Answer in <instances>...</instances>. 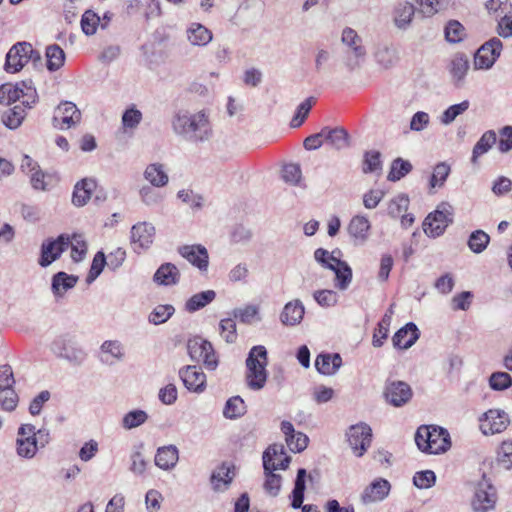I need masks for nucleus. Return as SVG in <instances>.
<instances>
[{
    "mask_svg": "<svg viewBox=\"0 0 512 512\" xmlns=\"http://www.w3.org/2000/svg\"><path fill=\"white\" fill-rule=\"evenodd\" d=\"M171 127L175 135L195 145L209 142L214 136L208 109H179L172 116Z\"/></svg>",
    "mask_w": 512,
    "mask_h": 512,
    "instance_id": "obj_1",
    "label": "nucleus"
},
{
    "mask_svg": "<svg viewBox=\"0 0 512 512\" xmlns=\"http://www.w3.org/2000/svg\"><path fill=\"white\" fill-rule=\"evenodd\" d=\"M418 449L426 454H442L451 447L449 432L437 425H422L415 434Z\"/></svg>",
    "mask_w": 512,
    "mask_h": 512,
    "instance_id": "obj_2",
    "label": "nucleus"
},
{
    "mask_svg": "<svg viewBox=\"0 0 512 512\" xmlns=\"http://www.w3.org/2000/svg\"><path fill=\"white\" fill-rule=\"evenodd\" d=\"M50 441L47 429L36 430L32 424H22L17 431L16 453L24 459H32L39 448H44Z\"/></svg>",
    "mask_w": 512,
    "mask_h": 512,
    "instance_id": "obj_3",
    "label": "nucleus"
},
{
    "mask_svg": "<svg viewBox=\"0 0 512 512\" xmlns=\"http://www.w3.org/2000/svg\"><path fill=\"white\" fill-rule=\"evenodd\" d=\"M267 350L262 345L254 346L250 349L246 359V383L247 386L255 391L261 390L267 381Z\"/></svg>",
    "mask_w": 512,
    "mask_h": 512,
    "instance_id": "obj_4",
    "label": "nucleus"
},
{
    "mask_svg": "<svg viewBox=\"0 0 512 512\" xmlns=\"http://www.w3.org/2000/svg\"><path fill=\"white\" fill-rule=\"evenodd\" d=\"M21 101V105L31 109L38 101V94L32 81H21L16 84L6 83L0 86V103L10 105Z\"/></svg>",
    "mask_w": 512,
    "mask_h": 512,
    "instance_id": "obj_5",
    "label": "nucleus"
},
{
    "mask_svg": "<svg viewBox=\"0 0 512 512\" xmlns=\"http://www.w3.org/2000/svg\"><path fill=\"white\" fill-rule=\"evenodd\" d=\"M40 53L27 42H19L12 46L6 55L5 70L10 73L20 71L29 61H40Z\"/></svg>",
    "mask_w": 512,
    "mask_h": 512,
    "instance_id": "obj_6",
    "label": "nucleus"
},
{
    "mask_svg": "<svg viewBox=\"0 0 512 512\" xmlns=\"http://www.w3.org/2000/svg\"><path fill=\"white\" fill-rule=\"evenodd\" d=\"M342 43L346 47L344 64L350 70L358 68L365 59L366 50L361 37L351 28H345L342 32Z\"/></svg>",
    "mask_w": 512,
    "mask_h": 512,
    "instance_id": "obj_7",
    "label": "nucleus"
},
{
    "mask_svg": "<svg viewBox=\"0 0 512 512\" xmlns=\"http://www.w3.org/2000/svg\"><path fill=\"white\" fill-rule=\"evenodd\" d=\"M453 207L448 202L440 203L436 210L425 218L424 233L432 238L441 236L452 222Z\"/></svg>",
    "mask_w": 512,
    "mask_h": 512,
    "instance_id": "obj_8",
    "label": "nucleus"
},
{
    "mask_svg": "<svg viewBox=\"0 0 512 512\" xmlns=\"http://www.w3.org/2000/svg\"><path fill=\"white\" fill-rule=\"evenodd\" d=\"M187 350L193 361L202 362L208 370L216 369L218 360L210 342L195 337L188 341Z\"/></svg>",
    "mask_w": 512,
    "mask_h": 512,
    "instance_id": "obj_9",
    "label": "nucleus"
},
{
    "mask_svg": "<svg viewBox=\"0 0 512 512\" xmlns=\"http://www.w3.org/2000/svg\"><path fill=\"white\" fill-rule=\"evenodd\" d=\"M347 442L357 457H361L372 442V429L363 422L351 425L346 432Z\"/></svg>",
    "mask_w": 512,
    "mask_h": 512,
    "instance_id": "obj_10",
    "label": "nucleus"
},
{
    "mask_svg": "<svg viewBox=\"0 0 512 512\" xmlns=\"http://www.w3.org/2000/svg\"><path fill=\"white\" fill-rule=\"evenodd\" d=\"M13 371L9 365L0 367V407L2 410L12 412L18 405V395L13 390Z\"/></svg>",
    "mask_w": 512,
    "mask_h": 512,
    "instance_id": "obj_11",
    "label": "nucleus"
},
{
    "mask_svg": "<svg viewBox=\"0 0 512 512\" xmlns=\"http://www.w3.org/2000/svg\"><path fill=\"white\" fill-rule=\"evenodd\" d=\"M281 454L280 447H268L263 453V468L265 474L264 489L272 497H276L281 490L282 477L275 473V464L271 462L270 454Z\"/></svg>",
    "mask_w": 512,
    "mask_h": 512,
    "instance_id": "obj_12",
    "label": "nucleus"
},
{
    "mask_svg": "<svg viewBox=\"0 0 512 512\" xmlns=\"http://www.w3.org/2000/svg\"><path fill=\"white\" fill-rule=\"evenodd\" d=\"M502 49V41L497 37L485 42L475 53L474 68L477 70L490 69L500 57Z\"/></svg>",
    "mask_w": 512,
    "mask_h": 512,
    "instance_id": "obj_13",
    "label": "nucleus"
},
{
    "mask_svg": "<svg viewBox=\"0 0 512 512\" xmlns=\"http://www.w3.org/2000/svg\"><path fill=\"white\" fill-rule=\"evenodd\" d=\"M496 490L493 485L485 478L478 483L472 500V509L474 512H488L495 508Z\"/></svg>",
    "mask_w": 512,
    "mask_h": 512,
    "instance_id": "obj_14",
    "label": "nucleus"
},
{
    "mask_svg": "<svg viewBox=\"0 0 512 512\" xmlns=\"http://www.w3.org/2000/svg\"><path fill=\"white\" fill-rule=\"evenodd\" d=\"M480 430L484 435H494L507 429L510 420L508 414L501 409H489L479 419Z\"/></svg>",
    "mask_w": 512,
    "mask_h": 512,
    "instance_id": "obj_15",
    "label": "nucleus"
},
{
    "mask_svg": "<svg viewBox=\"0 0 512 512\" xmlns=\"http://www.w3.org/2000/svg\"><path fill=\"white\" fill-rule=\"evenodd\" d=\"M131 244L133 250L141 253L150 248L155 237V227L149 222H138L131 228Z\"/></svg>",
    "mask_w": 512,
    "mask_h": 512,
    "instance_id": "obj_16",
    "label": "nucleus"
},
{
    "mask_svg": "<svg viewBox=\"0 0 512 512\" xmlns=\"http://www.w3.org/2000/svg\"><path fill=\"white\" fill-rule=\"evenodd\" d=\"M81 120V112L77 106L69 101L61 103L55 110L53 126L58 129H69Z\"/></svg>",
    "mask_w": 512,
    "mask_h": 512,
    "instance_id": "obj_17",
    "label": "nucleus"
},
{
    "mask_svg": "<svg viewBox=\"0 0 512 512\" xmlns=\"http://www.w3.org/2000/svg\"><path fill=\"white\" fill-rule=\"evenodd\" d=\"M411 387L403 381H392L386 384L384 396L386 401L394 407H401L412 398Z\"/></svg>",
    "mask_w": 512,
    "mask_h": 512,
    "instance_id": "obj_18",
    "label": "nucleus"
},
{
    "mask_svg": "<svg viewBox=\"0 0 512 512\" xmlns=\"http://www.w3.org/2000/svg\"><path fill=\"white\" fill-rule=\"evenodd\" d=\"M69 246V237L60 235L55 240L44 242L41 247V257L39 264L42 267H47L57 260L62 252Z\"/></svg>",
    "mask_w": 512,
    "mask_h": 512,
    "instance_id": "obj_19",
    "label": "nucleus"
},
{
    "mask_svg": "<svg viewBox=\"0 0 512 512\" xmlns=\"http://www.w3.org/2000/svg\"><path fill=\"white\" fill-rule=\"evenodd\" d=\"M391 490V484L384 478H377L371 482L360 495V501L363 505L383 501L387 498Z\"/></svg>",
    "mask_w": 512,
    "mask_h": 512,
    "instance_id": "obj_20",
    "label": "nucleus"
},
{
    "mask_svg": "<svg viewBox=\"0 0 512 512\" xmlns=\"http://www.w3.org/2000/svg\"><path fill=\"white\" fill-rule=\"evenodd\" d=\"M179 254L201 272H207L209 265V254L207 249L200 245H184L179 247Z\"/></svg>",
    "mask_w": 512,
    "mask_h": 512,
    "instance_id": "obj_21",
    "label": "nucleus"
},
{
    "mask_svg": "<svg viewBox=\"0 0 512 512\" xmlns=\"http://www.w3.org/2000/svg\"><path fill=\"white\" fill-rule=\"evenodd\" d=\"M347 231L354 244L363 245L369 239L371 223L366 216L356 215L350 220Z\"/></svg>",
    "mask_w": 512,
    "mask_h": 512,
    "instance_id": "obj_22",
    "label": "nucleus"
},
{
    "mask_svg": "<svg viewBox=\"0 0 512 512\" xmlns=\"http://www.w3.org/2000/svg\"><path fill=\"white\" fill-rule=\"evenodd\" d=\"M184 386L191 392L201 393L206 387V375L196 366H187L179 371Z\"/></svg>",
    "mask_w": 512,
    "mask_h": 512,
    "instance_id": "obj_23",
    "label": "nucleus"
},
{
    "mask_svg": "<svg viewBox=\"0 0 512 512\" xmlns=\"http://www.w3.org/2000/svg\"><path fill=\"white\" fill-rule=\"evenodd\" d=\"M305 478H306V470L301 468L297 472L295 486L292 491V502L291 506L294 509H302V512H319L318 507L312 504H303L304 500V491H305Z\"/></svg>",
    "mask_w": 512,
    "mask_h": 512,
    "instance_id": "obj_24",
    "label": "nucleus"
},
{
    "mask_svg": "<svg viewBox=\"0 0 512 512\" xmlns=\"http://www.w3.org/2000/svg\"><path fill=\"white\" fill-rule=\"evenodd\" d=\"M125 357V348L118 340H106L100 346V360L106 365H114Z\"/></svg>",
    "mask_w": 512,
    "mask_h": 512,
    "instance_id": "obj_25",
    "label": "nucleus"
},
{
    "mask_svg": "<svg viewBox=\"0 0 512 512\" xmlns=\"http://www.w3.org/2000/svg\"><path fill=\"white\" fill-rule=\"evenodd\" d=\"M179 461V450L175 445H166L159 447L156 451L155 465L164 470L171 471Z\"/></svg>",
    "mask_w": 512,
    "mask_h": 512,
    "instance_id": "obj_26",
    "label": "nucleus"
},
{
    "mask_svg": "<svg viewBox=\"0 0 512 512\" xmlns=\"http://www.w3.org/2000/svg\"><path fill=\"white\" fill-rule=\"evenodd\" d=\"M305 314V308L299 299L287 302L280 313V321L285 326L298 325Z\"/></svg>",
    "mask_w": 512,
    "mask_h": 512,
    "instance_id": "obj_27",
    "label": "nucleus"
},
{
    "mask_svg": "<svg viewBox=\"0 0 512 512\" xmlns=\"http://www.w3.org/2000/svg\"><path fill=\"white\" fill-rule=\"evenodd\" d=\"M419 336L420 332L417 326L409 322L394 334L392 342L396 348L408 349L418 340Z\"/></svg>",
    "mask_w": 512,
    "mask_h": 512,
    "instance_id": "obj_28",
    "label": "nucleus"
},
{
    "mask_svg": "<svg viewBox=\"0 0 512 512\" xmlns=\"http://www.w3.org/2000/svg\"><path fill=\"white\" fill-rule=\"evenodd\" d=\"M186 38L192 46L204 47L212 41L213 34L204 25L193 22L186 29Z\"/></svg>",
    "mask_w": 512,
    "mask_h": 512,
    "instance_id": "obj_29",
    "label": "nucleus"
},
{
    "mask_svg": "<svg viewBox=\"0 0 512 512\" xmlns=\"http://www.w3.org/2000/svg\"><path fill=\"white\" fill-rule=\"evenodd\" d=\"M180 271L172 263L162 264L154 273L153 281L160 286H173L180 281Z\"/></svg>",
    "mask_w": 512,
    "mask_h": 512,
    "instance_id": "obj_30",
    "label": "nucleus"
},
{
    "mask_svg": "<svg viewBox=\"0 0 512 512\" xmlns=\"http://www.w3.org/2000/svg\"><path fill=\"white\" fill-rule=\"evenodd\" d=\"M416 7L411 2H399L393 13V22L400 30H407L413 20Z\"/></svg>",
    "mask_w": 512,
    "mask_h": 512,
    "instance_id": "obj_31",
    "label": "nucleus"
},
{
    "mask_svg": "<svg viewBox=\"0 0 512 512\" xmlns=\"http://www.w3.org/2000/svg\"><path fill=\"white\" fill-rule=\"evenodd\" d=\"M342 365V358L338 353L319 354L315 360L317 371L323 375H334Z\"/></svg>",
    "mask_w": 512,
    "mask_h": 512,
    "instance_id": "obj_32",
    "label": "nucleus"
},
{
    "mask_svg": "<svg viewBox=\"0 0 512 512\" xmlns=\"http://www.w3.org/2000/svg\"><path fill=\"white\" fill-rule=\"evenodd\" d=\"M469 67V60L466 55L458 53L452 57L449 64V72L457 85L463 83Z\"/></svg>",
    "mask_w": 512,
    "mask_h": 512,
    "instance_id": "obj_33",
    "label": "nucleus"
},
{
    "mask_svg": "<svg viewBox=\"0 0 512 512\" xmlns=\"http://www.w3.org/2000/svg\"><path fill=\"white\" fill-rule=\"evenodd\" d=\"M143 176L153 187H164L169 181L168 174L160 163L149 164L145 168Z\"/></svg>",
    "mask_w": 512,
    "mask_h": 512,
    "instance_id": "obj_34",
    "label": "nucleus"
},
{
    "mask_svg": "<svg viewBox=\"0 0 512 512\" xmlns=\"http://www.w3.org/2000/svg\"><path fill=\"white\" fill-rule=\"evenodd\" d=\"M325 142L336 150H342L349 146V136L345 129L341 127H324Z\"/></svg>",
    "mask_w": 512,
    "mask_h": 512,
    "instance_id": "obj_35",
    "label": "nucleus"
},
{
    "mask_svg": "<svg viewBox=\"0 0 512 512\" xmlns=\"http://www.w3.org/2000/svg\"><path fill=\"white\" fill-rule=\"evenodd\" d=\"M95 187L96 184L91 179H83L79 181L74 187L72 196L73 204L78 207L84 206L90 200Z\"/></svg>",
    "mask_w": 512,
    "mask_h": 512,
    "instance_id": "obj_36",
    "label": "nucleus"
},
{
    "mask_svg": "<svg viewBox=\"0 0 512 512\" xmlns=\"http://www.w3.org/2000/svg\"><path fill=\"white\" fill-rule=\"evenodd\" d=\"M78 281V277L69 275L65 272H58L52 278V291L55 296H63L68 290L72 289Z\"/></svg>",
    "mask_w": 512,
    "mask_h": 512,
    "instance_id": "obj_37",
    "label": "nucleus"
},
{
    "mask_svg": "<svg viewBox=\"0 0 512 512\" xmlns=\"http://www.w3.org/2000/svg\"><path fill=\"white\" fill-rule=\"evenodd\" d=\"M26 109L23 105H16L6 110L1 115V122L11 130L17 129L26 117Z\"/></svg>",
    "mask_w": 512,
    "mask_h": 512,
    "instance_id": "obj_38",
    "label": "nucleus"
},
{
    "mask_svg": "<svg viewBox=\"0 0 512 512\" xmlns=\"http://www.w3.org/2000/svg\"><path fill=\"white\" fill-rule=\"evenodd\" d=\"M215 298L216 292L214 290H206L196 293L186 301L185 310L190 313L196 312L210 304L215 300Z\"/></svg>",
    "mask_w": 512,
    "mask_h": 512,
    "instance_id": "obj_39",
    "label": "nucleus"
},
{
    "mask_svg": "<svg viewBox=\"0 0 512 512\" xmlns=\"http://www.w3.org/2000/svg\"><path fill=\"white\" fill-rule=\"evenodd\" d=\"M234 477V472L228 465H221L218 467L211 476V484L215 491H224L231 483Z\"/></svg>",
    "mask_w": 512,
    "mask_h": 512,
    "instance_id": "obj_40",
    "label": "nucleus"
},
{
    "mask_svg": "<svg viewBox=\"0 0 512 512\" xmlns=\"http://www.w3.org/2000/svg\"><path fill=\"white\" fill-rule=\"evenodd\" d=\"M497 137L493 130L486 131L473 147L471 161L476 163L478 158L487 153L496 143Z\"/></svg>",
    "mask_w": 512,
    "mask_h": 512,
    "instance_id": "obj_41",
    "label": "nucleus"
},
{
    "mask_svg": "<svg viewBox=\"0 0 512 512\" xmlns=\"http://www.w3.org/2000/svg\"><path fill=\"white\" fill-rule=\"evenodd\" d=\"M375 60L384 69H389L399 61L398 50L393 46H383L375 52Z\"/></svg>",
    "mask_w": 512,
    "mask_h": 512,
    "instance_id": "obj_42",
    "label": "nucleus"
},
{
    "mask_svg": "<svg viewBox=\"0 0 512 512\" xmlns=\"http://www.w3.org/2000/svg\"><path fill=\"white\" fill-rule=\"evenodd\" d=\"M143 119L142 112L136 108L135 105H131L128 107L122 114L121 124L124 132L131 131L137 129L139 124Z\"/></svg>",
    "mask_w": 512,
    "mask_h": 512,
    "instance_id": "obj_43",
    "label": "nucleus"
},
{
    "mask_svg": "<svg viewBox=\"0 0 512 512\" xmlns=\"http://www.w3.org/2000/svg\"><path fill=\"white\" fill-rule=\"evenodd\" d=\"M335 273V286L340 290H346L352 281V269L347 262L340 260L332 269Z\"/></svg>",
    "mask_w": 512,
    "mask_h": 512,
    "instance_id": "obj_44",
    "label": "nucleus"
},
{
    "mask_svg": "<svg viewBox=\"0 0 512 512\" xmlns=\"http://www.w3.org/2000/svg\"><path fill=\"white\" fill-rule=\"evenodd\" d=\"M46 58L47 69L49 71H57L64 65L65 53L60 46L53 44L46 48Z\"/></svg>",
    "mask_w": 512,
    "mask_h": 512,
    "instance_id": "obj_45",
    "label": "nucleus"
},
{
    "mask_svg": "<svg viewBox=\"0 0 512 512\" xmlns=\"http://www.w3.org/2000/svg\"><path fill=\"white\" fill-rule=\"evenodd\" d=\"M246 413V405L239 396L231 397L227 400L223 409V415L227 419H236Z\"/></svg>",
    "mask_w": 512,
    "mask_h": 512,
    "instance_id": "obj_46",
    "label": "nucleus"
},
{
    "mask_svg": "<svg viewBox=\"0 0 512 512\" xmlns=\"http://www.w3.org/2000/svg\"><path fill=\"white\" fill-rule=\"evenodd\" d=\"M175 312V308L170 304L157 305L149 314L148 321L153 325H160L167 322Z\"/></svg>",
    "mask_w": 512,
    "mask_h": 512,
    "instance_id": "obj_47",
    "label": "nucleus"
},
{
    "mask_svg": "<svg viewBox=\"0 0 512 512\" xmlns=\"http://www.w3.org/2000/svg\"><path fill=\"white\" fill-rule=\"evenodd\" d=\"M470 107V102L468 100H464L458 104H454L445 109L441 116L440 122L443 125H450L458 116L465 113Z\"/></svg>",
    "mask_w": 512,
    "mask_h": 512,
    "instance_id": "obj_48",
    "label": "nucleus"
},
{
    "mask_svg": "<svg viewBox=\"0 0 512 512\" xmlns=\"http://www.w3.org/2000/svg\"><path fill=\"white\" fill-rule=\"evenodd\" d=\"M409 206V198L405 194L393 197L387 203V213L392 218H398L405 213Z\"/></svg>",
    "mask_w": 512,
    "mask_h": 512,
    "instance_id": "obj_49",
    "label": "nucleus"
},
{
    "mask_svg": "<svg viewBox=\"0 0 512 512\" xmlns=\"http://www.w3.org/2000/svg\"><path fill=\"white\" fill-rule=\"evenodd\" d=\"M148 420V414L144 410L129 411L122 418V427L126 430L137 428Z\"/></svg>",
    "mask_w": 512,
    "mask_h": 512,
    "instance_id": "obj_50",
    "label": "nucleus"
},
{
    "mask_svg": "<svg viewBox=\"0 0 512 512\" xmlns=\"http://www.w3.org/2000/svg\"><path fill=\"white\" fill-rule=\"evenodd\" d=\"M339 254V250L329 252L326 249L318 248L314 252V258L323 267L332 270L340 261L339 257L337 256Z\"/></svg>",
    "mask_w": 512,
    "mask_h": 512,
    "instance_id": "obj_51",
    "label": "nucleus"
},
{
    "mask_svg": "<svg viewBox=\"0 0 512 512\" xmlns=\"http://www.w3.org/2000/svg\"><path fill=\"white\" fill-rule=\"evenodd\" d=\"M69 245L71 246V258L73 261H82L87 252V244L84 237L81 234H74L71 239L69 238Z\"/></svg>",
    "mask_w": 512,
    "mask_h": 512,
    "instance_id": "obj_52",
    "label": "nucleus"
},
{
    "mask_svg": "<svg viewBox=\"0 0 512 512\" xmlns=\"http://www.w3.org/2000/svg\"><path fill=\"white\" fill-rule=\"evenodd\" d=\"M490 237L482 230H476L471 233L468 239V247L474 253L483 252L489 244Z\"/></svg>",
    "mask_w": 512,
    "mask_h": 512,
    "instance_id": "obj_53",
    "label": "nucleus"
},
{
    "mask_svg": "<svg viewBox=\"0 0 512 512\" xmlns=\"http://www.w3.org/2000/svg\"><path fill=\"white\" fill-rule=\"evenodd\" d=\"M100 26V16L92 10L84 12L81 18V28L87 36L94 35Z\"/></svg>",
    "mask_w": 512,
    "mask_h": 512,
    "instance_id": "obj_54",
    "label": "nucleus"
},
{
    "mask_svg": "<svg viewBox=\"0 0 512 512\" xmlns=\"http://www.w3.org/2000/svg\"><path fill=\"white\" fill-rule=\"evenodd\" d=\"M156 188L152 185H144L140 188L139 197L145 205L154 206L162 202L163 195Z\"/></svg>",
    "mask_w": 512,
    "mask_h": 512,
    "instance_id": "obj_55",
    "label": "nucleus"
},
{
    "mask_svg": "<svg viewBox=\"0 0 512 512\" xmlns=\"http://www.w3.org/2000/svg\"><path fill=\"white\" fill-rule=\"evenodd\" d=\"M412 169V165L409 161L397 158L392 162L390 172L388 174V180L397 181L408 174Z\"/></svg>",
    "mask_w": 512,
    "mask_h": 512,
    "instance_id": "obj_56",
    "label": "nucleus"
},
{
    "mask_svg": "<svg viewBox=\"0 0 512 512\" xmlns=\"http://www.w3.org/2000/svg\"><path fill=\"white\" fill-rule=\"evenodd\" d=\"M315 100L313 97L305 99L302 103L297 107L296 113L293 116L290 126L292 128H297L302 125L306 117L308 116Z\"/></svg>",
    "mask_w": 512,
    "mask_h": 512,
    "instance_id": "obj_57",
    "label": "nucleus"
},
{
    "mask_svg": "<svg viewBox=\"0 0 512 512\" xmlns=\"http://www.w3.org/2000/svg\"><path fill=\"white\" fill-rule=\"evenodd\" d=\"M436 475L432 470L416 472L413 477V484L419 489H429L435 485Z\"/></svg>",
    "mask_w": 512,
    "mask_h": 512,
    "instance_id": "obj_58",
    "label": "nucleus"
},
{
    "mask_svg": "<svg viewBox=\"0 0 512 512\" xmlns=\"http://www.w3.org/2000/svg\"><path fill=\"white\" fill-rule=\"evenodd\" d=\"M390 325L391 323L389 322L388 316L382 317L373 334L372 344L374 347L378 348L384 344V341L388 337Z\"/></svg>",
    "mask_w": 512,
    "mask_h": 512,
    "instance_id": "obj_59",
    "label": "nucleus"
},
{
    "mask_svg": "<svg viewBox=\"0 0 512 512\" xmlns=\"http://www.w3.org/2000/svg\"><path fill=\"white\" fill-rule=\"evenodd\" d=\"M381 170V154L378 151H368L364 155L363 172L374 173Z\"/></svg>",
    "mask_w": 512,
    "mask_h": 512,
    "instance_id": "obj_60",
    "label": "nucleus"
},
{
    "mask_svg": "<svg viewBox=\"0 0 512 512\" xmlns=\"http://www.w3.org/2000/svg\"><path fill=\"white\" fill-rule=\"evenodd\" d=\"M497 461L504 469L512 468V440L502 442L498 449Z\"/></svg>",
    "mask_w": 512,
    "mask_h": 512,
    "instance_id": "obj_61",
    "label": "nucleus"
},
{
    "mask_svg": "<svg viewBox=\"0 0 512 512\" xmlns=\"http://www.w3.org/2000/svg\"><path fill=\"white\" fill-rule=\"evenodd\" d=\"M465 36V28L458 21H450L445 28V37L450 43H458Z\"/></svg>",
    "mask_w": 512,
    "mask_h": 512,
    "instance_id": "obj_62",
    "label": "nucleus"
},
{
    "mask_svg": "<svg viewBox=\"0 0 512 512\" xmlns=\"http://www.w3.org/2000/svg\"><path fill=\"white\" fill-rule=\"evenodd\" d=\"M259 314V308L256 305H246L241 308H237L233 311V316L237 318L240 322L245 324L252 323L253 319H255Z\"/></svg>",
    "mask_w": 512,
    "mask_h": 512,
    "instance_id": "obj_63",
    "label": "nucleus"
},
{
    "mask_svg": "<svg viewBox=\"0 0 512 512\" xmlns=\"http://www.w3.org/2000/svg\"><path fill=\"white\" fill-rule=\"evenodd\" d=\"M489 384L493 390L502 391L512 385V378L506 372H494L490 376Z\"/></svg>",
    "mask_w": 512,
    "mask_h": 512,
    "instance_id": "obj_64",
    "label": "nucleus"
}]
</instances>
